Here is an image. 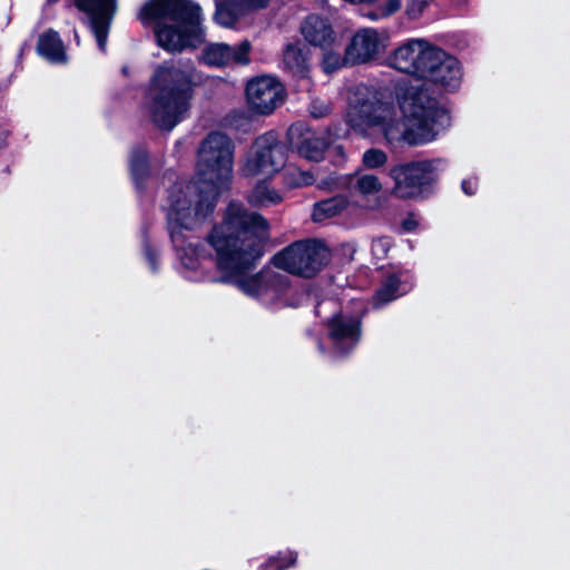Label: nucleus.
Segmentation results:
<instances>
[{"label":"nucleus","instance_id":"nucleus-7","mask_svg":"<svg viewBox=\"0 0 570 570\" xmlns=\"http://www.w3.org/2000/svg\"><path fill=\"white\" fill-rule=\"evenodd\" d=\"M332 253L324 240L305 238L295 240L272 257L275 267L292 275L312 278L331 261Z\"/></svg>","mask_w":570,"mask_h":570},{"label":"nucleus","instance_id":"nucleus-22","mask_svg":"<svg viewBox=\"0 0 570 570\" xmlns=\"http://www.w3.org/2000/svg\"><path fill=\"white\" fill-rule=\"evenodd\" d=\"M282 199V196L276 190L269 189L266 180L258 181L247 196V202L254 207L276 205Z\"/></svg>","mask_w":570,"mask_h":570},{"label":"nucleus","instance_id":"nucleus-36","mask_svg":"<svg viewBox=\"0 0 570 570\" xmlns=\"http://www.w3.org/2000/svg\"><path fill=\"white\" fill-rule=\"evenodd\" d=\"M375 1H376V0H364V2H363V3H365V4H370V3H373V2H375Z\"/></svg>","mask_w":570,"mask_h":570},{"label":"nucleus","instance_id":"nucleus-30","mask_svg":"<svg viewBox=\"0 0 570 570\" xmlns=\"http://www.w3.org/2000/svg\"><path fill=\"white\" fill-rule=\"evenodd\" d=\"M432 0H407L405 14L410 20L417 19Z\"/></svg>","mask_w":570,"mask_h":570},{"label":"nucleus","instance_id":"nucleus-25","mask_svg":"<svg viewBox=\"0 0 570 570\" xmlns=\"http://www.w3.org/2000/svg\"><path fill=\"white\" fill-rule=\"evenodd\" d=\"M322 50L323 57L321 60V68L324 73L332 75L342 67L351 66L350 62L345 60V55L342 57L338 52H335L334 47Z\"/></svg>","mask_w":570,"mask_h":570},{"label":"nucleus","instance_id":"nucleus-35","mask_svg":"<svg viewBox=\"0 0 570 570\" xmlns=\"http://www.w3.org/2000/svg\"><path fill=\"white\" fill-rule=\"evenodd\" d=\"M312 116L315 118H321L326 115V112H315L314 110L311 111Z\"/></svg>","mask_w":570,"mask_h":570},{"label":"nucleus","instance_id":"nucleus-11","mask_svg":"<svg viewBox=\"0 0 570 570\" xmlns=\"http://www.w3.org/2000/svg\"><path fill=\"white\" fill-rule=\"evenodd\" d=\"M328 331L334 351L340 356L348 355L358 344L362 336V322L356 316H347L337 312L324 322Z\"/></svg>","mask_w":570,"mask_h":570},{"label":"nucleus","instance_id":"nucleus-2","mask_svg":"<svg viewBox=\"0 0 570 570\" xmlns=\"http://www.w3.org/2000/svg\"><path fill=\"white\" fill-rule=\"evenodd\" d=\"M235 144L225 132L209 131L197 150V161L191 186L195 200L187 198L181 189L169 191L166 212V228L181 264L190 271L199 266L204 250L200 243L188 242L187 232L194 230L197 220L210 217L222 195L233 183Z\"/></svg>","mask_w":570,"mask_h":570},{"label":"nucleus","instance_id":"nucleus-26","mask_svg":"<svg viewBox=\"0 0 570 570\" xmlns=\"http://www.w3.org/2000/svg\"><path fill=\"white\" fill-rule=\"evenodd\" d=\"M265 287L266 293L274 291L276 293H283L289 287V278L286 275L276 273L269 268H266Z\"/></svg>","mask_w":570,"mask_h":570},{"label":"nucleus","instance_id":"nucleus-24","mask_svg":"<svg viewBox=\"0 0 570 570\" xmlns=\"http://www.w3.org/2000/svg\"><path fill=\"white\" fill-rule=\"evenodd\" d=\"M298 552L291 549L279 550L262 562L258 570H287L297 562Z\"/></svg>","mask_w":570,"mask_h":570},{"label":"nucleus","instance_id":"nucleus-21","mask_svg":"<svg viewBox=\"0 0 570 570\" xmlns=\"http://www.w3.org/2000/svg\"><path fill=\"white\" fill-rule=\"evenodd\" d=\"M348 205V200L345 196H334L321 202L315 203L312 213V219L314 222H323L327 218L340 215Z\"/></svg>","mask_w":570,"mask_h":570},{"label":"nucleus","instance_id":"nucleus-13","mask_svg":"<svg viewBox=\"0 0 570 570\" xmlns=\"http://www.w3.org/2000/svg\"><path fill=\"white\" fill-rule=\"evenodd\" d=\"M250 42L245 39L235 46L224 42L207 45L202 52L203 61L209 67H226L229 65L245 66L249 63Z\"/></svg>","mask_w":570,"mask_h":570},{"label":"nucleus","instance_id":"nucleus-12","mask_svg":"<svg viewBox=\"0 0 570 570\" xmlns=\"http://www.w3.org/2000/svg\"><path fill=\"white\" fill-rule=\"evenodd\" d=\"M75 7L87 14L99 50L107 51V39L116 12V0H73Z\"/></svg>","mask_w":570,"mask_h":570},{"label":"nucleus","instance_id":"nucleus-6","mask_svg":"<svg viewBox=\"0 0 570 570\" xmlns=\"http://www.w3.org/2000/svg\"><path fill=\"white\" fill-rule=\"evenodd\" d=\"M396 70L441 86L445 90L459 87V60L425 40L412 39L399 46L390 57Z\"/></svg>","mask_w":570,"mask_h":570},{"label":"nucleus","instance_id":"nucleus-3","mask_svg":"<svg viewBox=\"0 0 570 570\" xmlns=\"http://www.w3.org/2000/svg\"><path fill=\"white\" fill-rule=\"evenodd\" d=\"M271 237L269 222L243 204L229 202L220 223L213 225L205 237L215 253L219 283L236 285L245 294L257 297L266 293V267L249 273L264 256Z\"/></svg>","mask_w":570,"mask_h":570},{"label":"nucleus","instance_id":"nucleus-31","mask_svg":"<svg viewBox=\"0 0 570 570\" xmlns=\"http://www.w3.org/2000/svg\"><path fill=\"white\" fill-rule=\"evenodd\" d=\"M271 0H240L243 7L247 10L254 11L265 9Z\"/></svg>","mask_w":570,"mask_h":570},{"label":"nucleus","instance_id":"nucleus-4","mask_svg":"<svg viewBox=\"0 0 570 570\" xmlns=\"http://www.w3.org/2000/svg\"><path fill=\"white\" fill-rule=\"evenodd\" d=\"M138 19L153 26L157 45L169 53L195 50L205 41L202 8L193 0H148Z\"/></svg>","mask_w":570,"mask_h":570},{"label":"nucleus","instance_id":"nucleus-33","mask_svg":"<svg viewBox=\"0 0 570 570\" xmlns=\"http://www.w3.org/2000/svg\"><path fill=\"white\" fill-rule=\"evenodd\" d=\"M401 8V0H387L382 9L381 16L389 17Z\"/></svg>","mask_w":570,"mask_h":570},{"label":"nucleus","instance_id":"nucleus-18","mask_svg":"<svg viewBox=\"0 0 570 570\" xmlns=\"http://www.w3.org/2000/svg\"><path fill=\"white\" fill-rule=\"evenodd\" d=\"M36 50L40 57L52 63H66L68 60L66 47L59 32L51 28L39 36Z\"/></svg>","mask_w":570,"mask_h":570},{"label":"nucleus","instance_id":"nucleus-27","mask_svg":"<svg viewBox=\"0 0 570 570\" xmlns=\"http://www.w3.org/2000/svg\"><path fill=\"white\" fill-rule=\"evenodd\" d=\"M387 155L379 148H370L365 150L362 157V164L366 169H376L385 165Z\"/></svg>","mask_w":570,"mask_h":570},{"label":"nucleus","instance_id":"nucleus-19","mask_svg":"<svg viewBox=\"0 0 570 570\" xmlns=\"http://www.w3.org/2000/svg\"><path fill=\"white\" fill-rule=\"evenodd\" d=\"M129 171L136 189L144 191L150 176L149 154L145 147L132 148L129 157Z\"/></svg>","mask_w":570,"mask_h":570},{"label":"nucleus","instance_id":"nucleus-1","mask_svg":"<svg viewBox=\"0 0 570 570\" xmlns=\"http://www.w3.org/2000/svg\"><path fill=\"white\" fill-rule=\"evenodd\" d=\"M394 95L402 114L395 117L393 101L372 86L356 85L348 98L346 125L357 135L380 128L389 144L422 146L432 142L450 125V114L424 85L397 83Z\"/></svg>","mask_w":570,"mask_h":570},{"label":"nucleus","instance_id":"nucleus-32","mask_svg":"<svg viewBox=\"0 0 570 570\" xmlns=\"http://www.w3.org/2000/svg\"><path fill=\"white\" fill-rule=\"evenodd\" d=\"M419 226V222L414 218L413 214H409L401 222V227L405 233H413Z\"/></svg>","mask_w":570,"mask_h":570},{"label":"nucleus","instance_id":"nucleus-16","mask_svg":"<svg viewBox=\"0 0 570 570\" xmlns=\"http://www.w3.org/2000/svg\"><path fill=\"white\" fill-rule=\"evenodd\" d=\"M379 38L373 29L356 32L345 48V60L351 66L370 61L377 53Z\"/></svg>","mask_w":570,"mask_h":570},{"label":"nucleus","instance_id":"nucleus-8","mask_svg":"<svg viewBox=\"0 0 570 570\" xmlns=\"http://www.w3.org/2000/svg\"><path fill=\"white\" fill-rule=\"evenodd\" d=\"M393 193L402 199H425L434 191L438 171L432 160H412L390 169Z\"/></svg>","mask_w":570,"mask_h":570},{"label":"nucleus","instance_id":"nucleus-23","mask_svg":"<svg viewBox=\"0 0 570 570\" xmlns=\"http://www.w3.org/2000/svg\"><path fill=\"white\" fill-rule=\"evenodd\" d=\"M215 4L214 19L218 24L230 27L236 23L242 13L243 4L240 0H216Z\"/></svg>","mask_w":570,"mask_h":570},{"label":"nucleus","instance_id":"nucleus-15","mask_svg":"<svg viewBox=\"0 0 570 570\" xmlns=\"http://www.w3.org/2000/svg\"><path fill=\"white\" fill-rule=\"evenodd\" d=\"M303 125L293 124L287 130V138L292 146L296 147L298 154L312 161H321L330 147L325 137H317L314 132L302 134Z\"/></svg>","mask_w":570,"mask_h":570},{"label":"nucleus","instance_id":"nucleus-34","mask_svg":"<svg viewBox=\"0 0 570 570\" xmlns=\"http://www.w3.org/2000/svg\"><path fill=\"white\" fill-rule=\"evenodd\" d=\"M367 17H368L370 19H372V20H376V19H379V18H380V17H382V16H381V13H376V12H368V13H367Z\"/></svg>","mask_w":570,"mask_h":570},{"label":"nucleus","instance_id":"nucleus-20","mask_svg":"<svg viewBox=\"0 0 570 570\" xmlns=\"http://www.w3.org/2000/svg\"><path fill=\"white\" fill-rule=\"evenodd\" d=\"M400 287L401 279L399 275L395 273L387 275L373 295L374 307H383L403 295Z\"/></svg>","mask_w":570,"mask_h":570},{"label":"nucleus","instance_id":"nucleus-9","mask_svg":"<svg viewBox=\"0 0 570 570\" xmlns=\"http://www.w3.org/2000/svg\"><path fill=\"white\" fill-rule=\"evenodd\" d=\"M288 158V146L278 139V134L269 130L258 136L253 144V153L242 168L246 177L259 174L273 176L284 168Z\"/></svg>","mask_w":570,"mask_h":570},{"label":"nucleus","instance_id":"nucleus-29","mask_svg":"<svg viewBox=\"0 0 570 570\" xmlns=\"http://www.w3.org/2000/svg\"><path fill=\"white\" fill-rule=\"evenodd\" d=\"M356 187L363 195L375 194L382 189V184L375 175H363L356 179Z\"/></svg>","mask_w":570,"mask_h":570},{"label":"nucleus","instance_id":"nucleus-10","mask_svg":"<svg viewBox=\"0 0 570 570\" xmlns=\"http://www.w3.org/2000/svg\"><path fill=\"white\" fill-rule=\"evenodd\" d=\"M286 88L277 76L258 75L246 82L248 109L257 116H269L286 99Z\"/></svg>","mask_w":570,"mask_h":570},{"label":"nucleus","instance_id":"nucleus-5","mask_svg":"<svg viewBox=\"0 0 570 570\" xmlns=\"http://www.w3.org/2000/svg\"><path fill=\"white\" fill-rule=\"evenodd\" d=\"M199 82L194 66L179 67L165 61L158 65L149 80V116L160 130L170 131L193 107Z\"/></svg>","mask_w":570,"mask_h":570},{"label":"nucleus","instance_id":"nucleus-28","mask_svg":"<svg viewBox=\"0 0 570 570\" xmlns=\"http://www.w3.org/2000/svg\"><path fill=\"white\" fill-rule=\"evenodd\" d=\"M142 254L153 273L159 269V253L158 249L149 240L148 234H144L142 239Z\"/></svg>","mask_w":570,"mask_h":570},{"label":"nucleus","instance_id":"nucleus-14","mask_svg":"<svg viewBox=\"0 0 570 570\" xmlns=\"http://www.w3.org/2000/svg\"><path fill=\"white\" fill-rule=\"evenodd\" d=\"M301 33L305 41L313 47L328 49L335 46L337 35L328 18L311 13L301 24Z\"/></svg>","mask_w":570,"mask_h":570},{"label":"nucleus","instance_id":"nucleus-17","mask_svg":"<svg viewBox=\"0 0 570 570\" xmlns=\"http://www.w3.org/2000/svg\"><path fill=\"white\" fill-rule=\"evenodd\" d=\"M311 50L302 42H289L283 50V63L298 79H307L311 73Z\"/></svg>","mask_w":570,"mask_h":570}]
</instances>
